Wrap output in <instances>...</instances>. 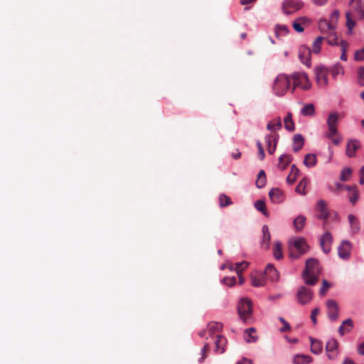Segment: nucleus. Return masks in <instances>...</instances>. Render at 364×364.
I'll return each instance as SVG.
<instances>
[{
    "label": "nucleus",
    "mask_w": 364,
    "mask_h": 364,
    "mask_svg": "<svg viewBox=\"0 0 364 364\" xmlns=\"http://www.w3.org/2000/svg\"><path fill=\"white\" fill-rule=\"evenodd\" d=\"M321 269L318 261L314 258H310L306 262V267L302 274V278L306 285L314 286L318 281V275Z\"/></svg>",
    "instance_id": "f257e3e1"
},
{
    "label": "nucleus",
    "mask_w": 364,
    "mask_h": 364,
    "mask_svg": "<svg viewBox=\"0 0 364 364\" xmlns=\"http://www.w3.org/2000/svg\"><path fill=\"white\" fill-rule=\"evenodd\" d=\"M339 115L337 112H331L327 118L328 130L325 133L326 137L330 139L335 145H338L342 141V136L338 131Z\"/></svg>",
    "instance_id": "f03ea898"
},
{
    "label": "nucleus",
    "mask_w": 364,
    "mask_h": 364,
    "mask_svg": "<svg viewBox=\"0 0 364 364\" xmlns=\"http://www.w3.org/2000/svg\"><path fill=\"white\" fill-rule=\"evenodd\" d=\"M237 313L241 320L250 323L252 319V303L248 298H242L237 306Z\"/></svg>",
    "instance_id": "7ed1b4c3"
},
{
    "label": "nucleus",
    "mask_w": 364,
    "mask_h": 364,
    "mask_svg": "<svg viewBox=\"0 0 364 364\" xmlns=\"http://www.w3.org/2000/svg\"><path fill=\"white\" fill-rule=\"evenodd\" d=\"M288 90H291V79L286 75H279L274 80L273 91L277 96H283Z\"/></svg>",
    "instance_id": "20e7f679"
},
{
    "label": "nucleus",
    "mask_w": 364,
    "mask_h": 364,
    "mask_svg": "<svg viewBox=\"0 0 364 364\" xmlns=\"http://www.w3.org/2000/svg\"><path fill=\"white\" fill-rule=\"evenodd\" d=\"M290 245H293V248H291L289 252L290 257L292 259L299 258L301 255L305 254L309 249V245L302 237L292 239L290 241Z\"/></svg>",
    "instance_id": "39448f33"
},
{
    "label": "nucleus",
    "mask_w": 364,
    "mask_h": 364,
    "mask_svg": "<svg viewBox=\"0 0 364 364\" xmlns=\"http://www.w3.org/2000/svg\"><path fill=\"white\" fill-rule=\"evenodd\" d=\"M291 84V91L293 92L296 87L303 90H309L311 87L309 80L304 73L296 72L289 76Z\"/></svg>",
    "instance_id": "423d86ee"
},
{
    "label": "nucleus",
    "mask_w": 364,
    "mask_h": 364,
    "mask_svg": "<svg viewBox=\"0 0 364 364\" xmlns=\"http://www.w3.org/2000/svg\"><path fill=\"white\" fill-rule=\"evenodd\" d=\"M319 30L325 35L323 36L325 38L324 40H326L328 44L331 46L338 45V36L335 31V24H320Z\"/></svg>",
    "instance_id": "0eeeda50"
},
{
    "label": "nucleus",
    "mask_w": 364,
    "mask_h": 364,
    "mask_svg": "<svg viewBox=\"0 0 364 364\" xmlns=\"http://www.w3.org/2000/svg\"><path fill=\"white\" fill-rule=\"evenodd\" d=\"M314 296L313 291L305 286H301L297 289L296 293V300L301 305H306L309 304Z\"/></svg>",
    "instance_id": "6e6552de"
},
{
    "label": "nucleus",
    "mask_w": 364,
    "mask_h": 364,
    "mask_svg": "<svg viewBox=\"0 0 364 364\" xmlns=\"http://www.w3.org/2000/svg\"><path fill=\"white\" fill-rule=\"evenodd\" d=\"M223 327L222 323L211 321L208 324V329L201 331L198 333L200 337H206V340L211 339L213 337H215V333L220 331Z\"/></svg>",
    "instance_id": "1a4fd4ad"
},
{
    "label": "nucleus",
    "mask_w": 364,
    "mask_h": 364,
    "mask_svg": "<svg viewBox=\"0 0 364 364\" xmlns=\"http://www.w3.org/2000/svg\"><path fill=\"white\" fill-rule=\"evenodd\" d=\"M316 218L320 220H324L323 224V228L324 230H327L328 223L326 220L329 216V212L328 209L327 208V204L325 200H320L318 201L316 205Z\"/></svg>",
    "instance_id": "9d476101"
},
{
    "label": "nucleus",
    "mask_w": 364,
    "mask_h": 364,
    "mask_svg": "<svg viewBox=\"0 0 364 364\" xmlns=\"http://www.w3.org/2000/svg\"><path fill=\"white\" fill-rule=\"evenodd\" d=\"M304 6L301 0H284L282 3V11L285 14H293Z\"/></svg>",
    "instance_id": "9b49d317"
},
{
    "label": "nucleus",
    "mask_w": 364,
    "mask_h": 364,
    "mask_svg": "<svg viewBox=\"0 0 364 364\" xmlns=\"http://www.w3.org/2000/svg\"><path fill=\"white\" fill-rule=\"evenodd\" d=\"M328 70L323 65H319L315 68L314 73L316 80L318 86L325 87L328 85Z\"/></svg>",
    "instance_id": "f8f14e48"
},
{
    "label": "nucleus",
    "mask_w": 364,
    "mask_h": 364,
    "mask_svg": "<svg viewBox=\"0 0 364 364\" xmlns=\"http://www.w3.org/2000/svg\"><path fill=\"white\" fill-rule=\"evenodd\" d=\"M328 317L332 321L337 320L338 318L339 308L337 302L333 299H328L326 301Z\"/></svg>",
    "instance_id": "ddd939ff"
},
{
    "label": "nucleus",
    "mask_w": 364,
    "mask_h": 364,
    "mask_svg": "<svg viewBox=\"0 0 364 364\" xmlns=\"http://www.w3.org/2000/svg\"><path fill=\"white\" fill-rule=\"evenodd\" d=\"M338 342L335 338L328 341L326 346V350L328 359H335L338 355Z\"/></svg>",
    "instance_id": "4468645a"
},
{
    "label": "nucleus",
    "mask_w": 364,
    "mask_h": 364,
    "mask_svg": "<svg viewBox=\"0 0 364 364\" xmlns=\"http://www.w3.org/2000/svg\"><path fill=\"white\" fill-rule=\"evenodd\" d=\"M333 237L331 234L326 231L321 237L320 245L324 253L328 254L331 249Z\"/></svg>",
    "instance_id": "2eb2a0df"
},
{
    "label": "nucleus",
    "mask_w": 364,
    "mask_h": 364,
    "mask_svg": "<svg viewBox=\"0 0 364 364\" xmlns=\"http://www.w3.org/2000/svg\"><path fill=\"white\" fill-rule=\"evenodd\" d=\"M215 346V352L222 354L225 350L227 339L222 335L217 334L210 339Z\"/></svg>",
    "instance_id": "dca6fc26"
},
{
    "label": "nucleus",
    "mask_w": 364,
    "mask_h": 364,
    "mask_svg": "<svg viewBox=\"0 0 364 364\" xmlns=\"http://www.w3.org/2000/svg\"><path fill=\"white\" fill-rule=\"evenodd\" d=\"M360 148V142L357 139H350L347 141L346 154L350 157H354L357 150Z\"/></svg>",
    "instance_id": "f3484780"
},
{
    "label": "nucleus",
    "mask_w": 364,
    "mask_h": 364,
    "mask_svg": "<svg viewBox=\"0 0 364 364\" xmlns=\"http://www.w3.org/2000/svg\"><path fill=\"white\" fill-rule=\"evenodd\" d=\"M311 53H312V51L309 48H308L305 46H302L300 47L299 51V59L301 60V61L304 64H305L306 65H310Z\"/></svg>",
    "instance_id": "a211bd4d"
},
{
    "label": "nucleus",
    "mask_w": 364,
    "mask_h": 364,
    "mask_svg": "<svg viewBox=\"0 0 364 364\" xmlns=\"http://www.w3.org/2000/svg\"><path fill=\"white\" fill-rule=\"evenodd\" d=\"M278 141V135L277 134H267L265 136V142L267 145V150L270 154L274 153Z\"/></svg>",
    "instance_id": "6ab92c4d"
},
{
    "label": "nucleus",
    "mask_w": 364,
    "mask_h": 364,
    "mask_svg": "<svg viewBox=\"0 0 364 364\" xmlns=\"http://www.w3.org/2000/svg\"><path fill=\"white\" fill-rule=\"evenodd\" d=\"M350 243L348 241H343L338 249V256L343 259H347L350 257Z\"/></svg>",
    "instance_id": "aec40b11"
},
{
    "label": "nucleus",
    "mask_w": 364,
    "mask_h": 364,
    "mask_svg": "<svg viewBox=\"0 0 364 364\" xmlns=\"http://www.w3.org/2000/svg\"><path fill=\"white\" fill-rule=\"evenodd\" d=\"M271 200L274 203H280L284 199V195L282 190L277 188H272L269 192Z\"/></svg>",
    "instance_id": "412c9836"
},
{
    "label": "nucleus",
    "mask_w": 364,
    "mask_h": 364,
    "mask_svg": "<svg viewBox=\"0 0 364 364\" xmlns=\"http://www.w3.org/2000/svg\"><path fill=\"white\" fill-rule=\"evenodd\" d=\"M250 279L251 284L255 287H264L266 284L265 277L261 273L251 274Z\"/></svg>",
    "instance_id": "4be33fe9"
},
{
    "label": "nucleus",
    "mask_w": 364,
    "mask_h": 364,
    "mask_svg": "<svg viewBox=\"0 0 364 364\" xmlns=\"http://www.w3.org/2000/svg\"><path fill=\"white\" fill-rule=\"evenodd\" d=\"M264 274L271 281H277L279 277L278 271L275 269L273 264H268L264 270Z\"/></svg>",
    "instance_id": "5701e85b"
},
{
    "label": "nucleus",
    "mask_w": 364,
    "mask_h": 364,
    "mask_svg": "<svg viewBox=\"0 0 364 364\" xmlns=\"http://www.w3.org/2000/svg\"><path fill=\"white\" fill-rule=\"evenodd\" d=\"M262 240L261 241V247L263 249H268L271 240V235L267 225H264L262 227Z\"/></svg>",
    "instance_id": "b1692460"
},
{
    "label": "nucleus",
    "mask_w": 364,
    "mask_h": 364,
    "mask_svg": "<svg viewBox=\"0 0 364 364\" xmlns=\"http://www.w3.org/2000/svg\"><path fill=\"white\" fill-rule=\"evenodd\" d=\"M348 221L350 224V232L353 234L358 233L360 230V224L358 219L353 215H348Z\"/></svg>",
    "instance_id": "393cba45"
},
{
    "label": "nucleus",
    "mask_w": 364,
    "mask_h": 364,
    "mask_svg": "<svg viewBox=\"0 0 364 364\" xmlns=\"http://www.w3.org/2000/svg\"><path fill=\"white\" fill-rule=\"evenodd\" d=\"M311 341V351L314 354L318 355L322 352L323 350V343L321 341L314 338L312 337L309 338Z\"/></svg>",
    "instance_id": "a878e982"
},
{
    "label": "nucleus",
    "mask_w": 364,
    "mask_h": 364,
    "mask_svg": "<svg viewBox=\"0 0 364 364\" xmlns=\"http://www.w3.org/2000/svg\"><path fill=\"white\" fill-rule=\"evenodd\" d=\"M304 144V138L301 134H296L293 138V151L298 152L301 150Z\"/></svg>",
    "instance_id": "bb28decb"
},
{
    "label": "nucleus",
    "mask_w": 364,
    "mask_h": 364,
    "mask_svg": "<svg viewBox=\"0 0 364 364\" xmlns=\"http://www.w3.org/2000/svg\"><path fill=\"white\" fill-rule=\"evenodd\" d=\"M313 359L307 355L298 354L294 355L293 358L294 364H309L311 363Z\"/></svg>",
    "instance_id": "cd10ccee"
},
{
    "label": "nucleus",
    "mask_w": 364,
    "mask_h": 364,
    "mask_svg": "<svg viewBox=\"0 0 364 364\" xmlns=\"http://www.w3.org/2000/svg\"><path fill=\"white\" fill-rule=\"evenodd\" d=\"M292 161V156L289 154H283L279 158L278 167L281 170H284Z\"/></svg>",
    "instance_id": "c85d7f7f"
},
{
    "label": "nucleus",
    "mask_w": 364,
    "mask_h": 364,
    "mask_svg": "<svg viewBox=\"0 0 364 364\" xmlns=\"http://www.w3.org/2000/svg\"><path fill=\"white\" fill-rule=\"evenodd\" d=\"M282 126V120L279 117H278L272 121L269 122L267 125V129L269 131L275 132L277 130L280 129Z\"/></svg>",
    "instance_id": "c756f323"
},
{
    "label": "nucleus",
    "mask_w": 364,
    "mask_h": 364,
    "mask_svg": "<svg viewBox=\"0 0 364 364\" xmlns=\"http://www.w3.org/2000/svg\"><path fill=\"white\" fill-rule=\"evenodd\" d=\"M353 327V321L350 318L345 320L339 327V333L343 336L346 333L349 332Z\"/></svg>",
    "instance_id": "7c9ffc66"
},
{
    "label": "nucleus",
    "mask_w": 364,
    "mask_h": 364,
    "mask_svg": "<svg viewBox=\"0 0 364 364\" xmlns=\"http://www.w3.org/2000/svg\"><path fill=\"white\" fill-rule=\"evenodd\" d=\"M304 165L308 168L314 167L317 164L316 156L314 154H308L304 157Z\"/></svg>",
    "instance_id": "2f4dec72"
},
{
    "label": "nucleus",
    "mask_w": 364,
    "mask_h": 364,
    "mask_svg": "<svg viewBox=\"0 0 364 364\" xmlns=\"http://www.w3.org/2000/svg\"><path fill=\"white\" fill-rule=\"evenodd\" d=\"M301 114L305 117H312L315 114V107L312 103L305 105L301 109Z\"/></svg>",
    "instance_id": "473e14b6"
},
{
    "label": "nucleus",
    "mask_w": 364,
    "mask_h": 364,
    "mask_svg": "<svg viewBox=\"0 0 364 364\" xmlns=\"http://www.w3.org/2000/svg\"><path fill=\"white\" fill-rule=\"evenodd\" d=\"M306 223V218L304 215L297 216L293 222L294 226L297 232L301 231Z\"/></svg>",
    "instance_id": "72a5a7b5"
},
{
    "label": "nucleus",
    "mask_w": 364,
    "mask_h": 364,
    "mask_svg": "<svg viewBox=\"0 0 364 364\" xmlns=\"http://www.w3.org/2000/svg\"><path fill=\"white\" fill-rule=\"evenodd\" d=\"M324 39H325V38L323 36H318L314 40L313 45H312V49H311L312 53H314L315 54H318L320 53L321 48V44Z\"/></svg>",
    "instance_id": "f704fd0d"
},
{
    "label": "nucleus",
    "mask_w": 364,
    "mask_h": 364,
    "mask_svg": "<svg viewBox=\"0 0 364 364\" xmlns=\"http://www.w3.org/2000/svg\"><path fill=\"white\" fill-rule=\"evenodd\" d=\"M350 7L354 9L361 16H364V12L362 10V1L361 0H351L350 2Z\"/></svg>",
    "instance_id": "c9c22d12"
},
{
    "label": "nucleus",
    "mask_w": 364,
    "mask_h": 364,
    "mask_svg": "<svg viewBox=\"0 0 364 364\" xmlns=\"http://www.w3.org/2000/svg\"><path fill=\"white\" fill-rule=\"evenodd\" d=\"M284 127L290 131V132H293L295 129L294 127V123L293 122V119H292V114L289 112L287 116L284 117Z\"/></svg>",
    "instance_id": "e433bc0d"
},
{
    "label": "nucleus",
    "mask_w": 364,
    "mask_h": 364,
    "mask_svg": "<svg viewBox=\"0 0 364 364\" xmlns=\"http://www.w3.org/2000/svg\"><path fill=\"white\" fill-rule=\"evenodd\" d=\"M267 178L266 174L264 170L259 171L257 178L256 180V186L259 188H263L266 184Z\"/></svg>",
    "instance_id": "4c0bfd02"
},
{
    "label": "nucleus",
    "mask_w": 364,
    "mask_h": 364,
    "mask_svg": "<svg viewBox=\"0 0 364 364\" xmlns=\"http://www.w3.org/2000/svg\"><path fill=\"white\" fill-rule=\"evenodd\" d=\"M307 183H308L307 179L306 178H303L299 183V184L296 186L295 191L299 194L305 196L306 194L305 189H306Z\"/></svg>",
    "instance_id": "58836bf2"
},
{
    "label": "nucleus",
    "mask_w": 364,
    "mask_h": 364,
    "mask_svg": "<svg viewBox=\"0 0 364 364\" xmlns=\"http://www.w3.org/2000/svg\"><path fill=\"white\" fill-rule=\"evenodd\" d=\"M255 207L257 210L262 212V214L266 217L269 216V213L266 208V204L263 200H257L255 203Z\"/></svg>",
    "instance_id": "ea45409f"
},
{
    "label": "nucleus",
    "mask_w": 364,
    "mask_h": 364,
    "mask_svg": "<svg viewBox=\"0 0 364 364\" xmlns=\"http://www.w3.org/2000/svg\"><path fill=\"white\" fill-rule=\"evenodd\" d=\"M232 204L231 198L225 194H220L219 196V205L221 208L226 207Z\"/></svg>",
    "instance_id": "a19ab883"
},
{
    "label": "nucleus",
    "mask_w": 364,
    "mask_h": 364,
    "mask_svg": "<svg viewBox=\"0 0 364 364\" xmlns=\"http://www.w3.org/2000/svg\"><path fill=\"white\" fill-rule=\"evenodd\" d=\"M274 256L277 259H280L283 257L282 251V244L279 242H277L273 247Z\"/></svg>",
    "instance_id": "79ce46f5"
},
{
    "label": "nucleus",
    "mask_w": 364,
    "mask_h": 364,
    "mask_svg": "<svg viewBox=\"0 0 364 364\" xmlns=\"http://www.w3.org/2000/svg\"><path fill=\"white\" fill-rule=\"evenodd\" d=\"M256 333V329L255 328H250L245 330V333L247 338H246L247 342H255L257 341V338L255 337L253 333Z\"/></svg>",
    "instance_id": "37998d69"
},
{
    "label": "nucleus",
    "mask_w": 364,
    "mask_h": 364,
    "mask_svg": "<svg viewBox=\"0 0 364 364\" xmlns=\"http://www.w3.org/2000/svg\"><path fill=\"white\" fill-rule=\"evenodd\" d=\"M346 189L352 191V195L350 196L349 200L351 203L355 204L358 199V193L355 187L345 186Z\"/></svg>",
    "instance_id": "c03bdc74"
},
{
    "label": "nucleus",
    "mask_w": 364,
    "mask_h": 364,
    "mask_svg": "<svg viewBox=\"0 0 364 364\" xmlns=\"http://www.w3.org/2000/svg\"><path fill=\"white\" fill-rule=\"evenodd\" d=\"M352 174V169L350 168L346 167L343 169L341 173L340 179L342 181H347L349 180Z\"/></svg>",
    "instance_id": "a18cd8bd"
},
{
    "label": "nucleus",
    "mask_w": 364,
    "mask_h": 364,
    "mask_svg": "<svg viewBox=\"0 0 364 364\" xmlns=\"http://www.w3.org/2000/svg\"><path fill=\"white\" fill-rule=\"evenodd\" d=\"M341 50V59L343 61L347 60V55L346 51L348 48V43L346 41H342L340 44Z\"/></svg>",
    "instance_id": "49530a36"
},
{
    "label": "nucleus",
    "mask_w": 364,
    "mask_h": 364,
    "mask_svg": "<svg viewBox=\"0 0 364 364\" xmlns=\"http://www.w3.org/2000/svg\"><path fill=\"white\" fill-rule=\"evenodd\" d=\"M235 271L237 272V274H240L244 269L247 268L249 263L246 261H242L241 262L235 263Z\"/></svg>",
    "instance_id": "de8ad7c7"
},
{
    "label": "nucleus",
    "mask_w": 364,
    "mask_h": 364,
    "mask_svg": "<svg viewBox=\"0 0 364 364\" xmlns=\"http://www.w3.org/2000/svg\"><path fill=\"white\" fill-rule=\"evenodd\" d=\"M288 33L287 28L285 25H277L275 28V34L277 37H281Z\"/></svg>",
    "instance_id": "09e8293b"
},
{
    "label": "nucleus",
    "mask_w": 364,
    "mask_h": 364,
    "mask_svg": "<svg viewBox=\"0 0 364 364\" xmlns=\"http://www.w3.org/2000/svg\"><path fill=\"white\" fill-rule=\"evenodd\" d=\"M331 73L336 78L339 74H343V68L341 65L336 64L331 69Z\"/></svg>",
    "instance_id": "8fccbe9b"
},
{
    "label": "nucleus",
    "mask_w": 364,
    "mask_h": 364,
    "mask_svg": "<svg viewBox=\"0 0 364 364\" xmlns=\"http://www.w3.org/2000/svg\"><path fill=\"white\" fill-rule=\"evenodd\" d=\"M210 342L207 341L205 343V344L201 350L202 356L198 360V361L200 363L203 362L205 360V358H206V353L210 350Z\"/></svg>",
    "instance_id": "3c124183"
},
{
    "label": "nucleus",
    "mask_w": 364,
    "mask_h": 364,
    "mask_svg": "<svg viewBox=\"0 0 364 364\" xmlns=\"http://www.w3.org/2000/svg\"><path fill=\"white\" fill-rule=\"evenodd\" d=\"M223 283L228 287H232L236 283V278L235 277H226L223 279Z\"/></svg>",
    "instance_id": "603ef678"
},
{
    "label": "nucleus",
    "mask_w": 364,
    "mask_h": 364,
    "mask_svg": "<svg viewBox=\"0 0 364 364\" xmlns=\"http://www.w3.org/2000/svg\"><path fill=\"white\" fill-rule=\"evenodd\" d=\"M358 81L360 85L364 86V66L358 70Z\"/></svg>",
    "instance_id": "864d4df0"
},
{
    "label": "nucleus",
    "mask_w": 364,
    "mask_h": 364,
    "mask_svg": "<svg viewBox=\"0 0 364 364\" xmlns=\"http://www.w3.org/2000/svg\"><path fill=\"white\" fill-rule=\"evenodd\" d=\"M331 284L327 282L326 280H323L322 282V287L320 289V294L321 296H323L326 294V292L328 291V289L330 288Z\"/></svg>",
    "instance_id": "5fc2aeb1"
},
{
    "label": "nucleus",
    "mask_w": 364,
    "mask_h": 364,
    "mask_svg": "<svg viewBox=\"0 0 364 364\" xmlns=\"http://www.w3.org/2000/svg\"><path fill=\"white\" fill-rule=\"evenodd\" d=\"M364 59V47L358 50L355 53V60L357 61H361Z\"/></svg>",
    "instance_id": "6e6d98bb"
},
{
    "label": "nucleus",
    "mask_w": 364,
    "mask_h": 364,
    "mask_svg": "<svg viewBox=\"0 0 364 364\" xmlns=\"http://www.w3.org/2000/svg\"><path fill=\"white\" fill-rule=\"evenodd\" d=\"M319 313V309L315 308L311 311V319L312 323L315 325L317 323L316 316Z\"/></svg>",
    "instance_id": "4d7b16f0"
},
{
    "label": "nucleus",
    "mask_w": 364,
    "mask_h": 364,
    "mask_svg": "<svg viewBox=\"0 0 364 364\" xmlns=\"http://www.w3.org/2000/svg\"><path fill=\"white\" fill-rule=\"evenodd\" d=\"M338 17H339V12L338 10H334L331 15V18H330V23H333V22H336L338 20Z\"/></svg>",
    "instance_id": "13d9d810"
},
{
    "label": "nucleus",
    "mask_w": 364,
    "mask_h": 364,
    "mask_svg": "<svg viewBox=\"0 0 364 364\" xmlns=\"http://www.w3.org/2000/svg\"><path fill=\"white\" fill-rule=\"evenodd\" d=\"M291 175H294V176H296V178L297 176H299V168L294 164L291 165Z\"/></svg>",
    "instance_id": "bf43d9fd"
},
{
    "label": "nucleus",
    "mask_w": 364,
    "mask_h": 364,
    "mask_svg": "<svg viewBox=\"0 0 364 364\" xmlns=\"http://www.w3.org/2000/svg\"><path fill=\"white\" fill-rule=\"evenodd\" d=\"M310 20L307 18L306 16H302L299 18H297L296 21H294L293 23H309Z\"/></svg>",
    "instance_id": "052dcab7"
},
{
    "label": "nucleus",
    "mask_w": 364,
    "mask_h": 364,
    "mask_svg": "<svg viewBox=\"0 0 364 364\" xmlns=\"http://www.w3.org/2000/svg\"><path fill=\"white\" fill-rule=\"evenodd\" d=\"M296 181V176H294V175H291V173L289 174V176L287 177V182L289 184H293L294 181Z\"/></svg>",
    "instance_id": "680f3d73"
},
{
    "label": "nucleus",
    "mask_w": 364,
    "mask_h": 364,
    "mask_svg": "<svg viewBox=\"0 0 364 364\" xmlns=\"http://www.w3.org/2000/svg\"><path fill=\"white\" fill-rule=\"evenodd\" d=\"M313 3L316 6H323L326 4L328 0H312Z\"/></svg>",
    "instance_id": "e2e57ef3"
},
{
    "label": "nucleus",
    "mask_w": 364,
    "mask_h": 364,
    "mask_svg": "<svg viewBox=\"0 0 364 364\" xmlns=\"http://www.w3.org/2000/svg\"><path fill=\"white\" fill-rule=\"evenodd\" d=\"M360 183L364 184V166L360 169Z\"/></svg>",
    "instance_id": "0e129e2a"
},
{
    "label": "nucleus",
    "mask_w": 364,
    "mask_h": 364,
    "mask_svg": "<svg viewBox=\"0 0 364 364\" xmlns=\"http://www.w3.org/2000/svg\"><path fill=\"white\" fill-rule=\"evenodd\" d=\"M231 156L233 159H238L241 156V152L238 149H236L234 152L231 154Z\"/></svg>",
    "instance_id": "69168bd1"
},
{
    "label": "nucleus",
    "mask_w": 364,
    "mask_h": 364,
    "mask_svg": "<svg viewBox=\"0 0 364 364\" xmlns=\"http://www.w3.org/2000/svg\"><path fill=\"white\" fill-rule=\"evenodd\" d=\"M357 350L360 355H364V342L358 345Z\"/></svg>",
    "instance_id": "338daca9"
},
{
    "label": "nucleus",
    "mask_w": 364,
    "mask_h": 364,
    "mask_svg": "<svg viewBox=\"0 0 364 364\" xmlns=\"http://www.w3.org/2000/svg\"><path fill=\"white\" fill-rule=\"evenodd\" d=\"M236 364H252L251 360L247 358H242L238 361Z\"/></svg>",
    "instance_id": "774afa93"
}]
</instances>
